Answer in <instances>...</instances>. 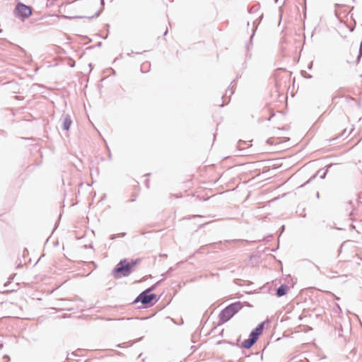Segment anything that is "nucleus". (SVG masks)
Here are the masks:
<instances>
[{"label":"nucleus","mask_w":362,"mask_h":362,"mask_svg":"<svg viewBox=\"0 0 362 362\" xmlns=\"http://www.w3.org/2000/svg\"><path fill=\"white\" fill-rule=\"evenodd\" d=\"M138 260L122 259L113 270L114 276L117 279L130 274L132 269L137 264Z\"/></svg>","instance_id":"1"},{"label":"nucleus","mask_w":362,"mask_h":362,"mask_svg":"<svg viewBox=\"0 0 362 362\" xmlns=\"http://www.w3.org/2000/svg\"><path fill=\"white\" fill-rule=\"evenodd\" d=\"M242 308L241 303L238 302L232 303L224 310H223L220 314V320L222 322H226L230 320L239 310Z\"/></svg>","instance_id":"2"},{"label":"nucleus","mask_w":362,"mask_h":362,"mask_svg":"<svg viewBox=\"0 0 362 362\" xmlns=\"http://www.w3.org/2000/svg\"><path fill=\"white\" fill-rule=\"evenodd\" d=\"M149 289L146 290L140 293L134 303H136L141 302L146 308L151 306L156 303L158 300L157 296L153 293H149Z\"/></svg>","instance_id":"3"},{"label":"nucleus","mask_w":362,"mask_h":362,"mask_svg":"<svg viewBox=\"0 0 362 362\" xmlns=\"http://www.w3.org/2000/svg\"><path fill=\"white\" fill-rule=\"evenodd\" d=\"M264 322L259 324L255 330H253L250 338L243 341L242 345L245 349H250L257 341L259 335L262 334L264 329Z\"/></svg>","instance_id":"4"},{"label":"nucleus","mask_w":362,"mask_h":362,"mask_svg":"<svg viewBox=\"0 0 362 362\" xmlns=\"http://www.w3.org/2000/svg\"><path fill=\"white\" fill-rule=\"evenodd\" d=\"M15 13L16 16L25 18H28L32 14V9L30 6L23 4H18L15 8Z\"/></svg>","instance_id":"5"},{"label":"nucleus","mask_w":362,"mask_h":362,"mask_svg":"<svg viewBox=\"0 0 362 362\" xmlns=\"http://www.w3.org/2000/svg\"><path fill=\"white\" fill-rule=\"evenodd\" d=\"M287 291H288V287L286 286H281L277 289L276 295L278 296H282L286 293Z\"/></svg>","instance_id":"6"},{"label":"nucleus","mask_w":362,"mask_h":362,"mask_svg":"<svg viewBox=\"0 0 362 362\" xmlns=\"http://www.w3.org/2000/svg\"><path fill=\"white\" fill-rule=\"evenodd\" d=\"M71 124V121L69 117H65L63 121V128L65 130H69Z\"/></svg>","instance_id":"7"}]
</instances>
